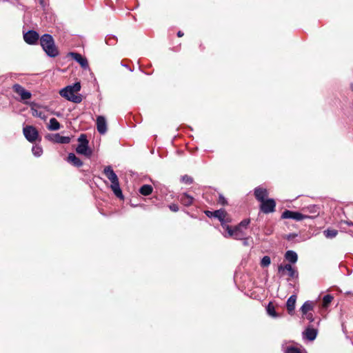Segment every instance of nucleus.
<instances>
[{"instance_id":"nucleus-1","label":"nucleus","mask_w":353,"mask_h":353,"mask_svg":"<svg viewBox=\"0 0 353 353\" xmlns=\"http://www.w3.org/2000/svg\"><path fill=\"white\" fill-rule=\"evenodd\" d=\"M39 41L43 51L48 57L54 58L59 55V50L52 35L44 34L41 37Z\"/></svg>"},{"instance_id":"nucleus-2","label":"nucleus","mask_w":353,"mask_h":353,"mask_svg":"<svg viewBox=\"0 0 353 353\" xmlns=\"http://www.w3.org/2000/svg\"><path fill=\"white\" fill-rule=\"evenodd\" d=\"M103 173L110 181V188L112 189L115 196L121 199H123V195L119 185L118 176L114 172L112 167L110 165L105 167Z\"/></svg>"},{"instance_id":"nucleus-3","label":"nucleus","mask_w":353,"mask_h":353,"mask_svg":"<svg viewBox=\"0 0 353 353\" xmlns=\"http://www.w3.org/2000/svg\"><path fill=\"white\" fill-rule=\"evenodd\" d=\"M79 144L76 148V152L78 154H83L87 157L92 155V150L88 147V140L85 134H81L78 138Z\"/></svg>"},{"instance_id":"nucleus-4","label":"nucleus","mask_w":353,"mask_h":353,"mask_svg":"<svg viewBox=\"0 0 353 353\" xmlns=\"http://www.w3.org/2000/svg\"><path fill=\"white\" fill-rule=\"evenodd\" d=\"M225 230L227 231V233L223 234L225 238L232 237L236 240H241L245 238L246 234L244 230L237 225L234 228H232L229 225H225Z\"/></svg>"},{"instance_id":"nucleus-5","label":"nucleus","mask_w":353,"mask_h":353,"mask_svg":"<svg viewBox=\"0 0 353 353\" xmlns=\"http://www.w3.org/2000/svg\"><path fill=\"white\" fill-rule=\"evenodd\" d=\"M313 216H309L307 214H303L301 212H296V211H292L289 210H285L283 211V212L281 214V219H293L296 221H300L303 219H312Z\"/></svg>"},{"instance_id":"nucleus-6","label":"nucleus","mask_w":353,"mask_h":353,"mask_svg":"<svg viewBox=\"0 0 353 353\" xmlns=\"http://www.w3.org/2000/svg\"><path fill=\"white\" fill-rule=\"evenodd\" d=\"M60 95L70 101L79 103L82 101V97L81 94H75L73 91L68 86L63 88L60 91Z\"/></svg>"},{"instance_id":"nucleus-7","label":"nucleus","mask_w":353,"mask_h":353,"mask_svg":"<svg viewBox=\"0 0 353 353\" xmlns=\"http://www.w3.org/2000/svg\"><path fill=\"white\" fill-rule=\"evenodd\" d=\"M260 203L259 208L262 212L269 214L275 211L276 202L273 199H267Z\"/></svg>"},{"instance_id":"nucleus-8","label":"nucleus","mask_w":353,"mask_h":353,"mask_svg":"<svg viewBox=\"0 0 353 353\" xmlns=\"http://www.w3.org/2000/svg\"><path fill=\"white\" fill-rule=\"evenodd\" d=\"M214 218L217 219L220 222L223 229L225 228L227 223L231 221V219L224 209H220L214 211Z\"/></svg>"},{"instance_id":"nucleus-9","label":"nucleus","mask_w":353,"mask_h":353,"mask_svg":"<svg viewBox=\"0 0 353 353\" xmlns=\"http://www.w3.org/2000/svg\"><path fill=\"white\" fill-rule=\"evenodd\" d=\"M23 132L26 139L30 142L32 143L38 138V131L33 126L28 125L23 128Z\"/></svg>"},{"instance_id":"nucleus-10","label":"nucleus","mask_w":353,"mask_h":353,"mask_svg":"<svg viewBox=\"0 0 353 353\" xmlns=\"http://www.w3.org/2000/svg\"><path fill=\"white\" fill-rule=\"evenodd\" d=\"M68 55L72 57L74 61L79 63L81 67L84 70L89 69V64L87 59L83 57L81 54L77 52H71Z\"/></svg>"},{"instance_id":"nucleus-11","label":"nucleus","mask_w":353,"mask_h":353,"mask_svg":"<svg viewBox=\"0 0 353 353\" xmlns=\"http://www.w3.org/2000/svg\"><path fill=\"white\" fill-rule=\"evenodd\" d=\"M12 89L15 93L21 97V100H27L31 98V93L19 84H14L12 86Z\"/></svg>"},{"instance_id":"nucleus-12","label":"nucleus","mask_w":353,"mask_h":353,"mask_svg":"<svg viewBox=\"0 0 353 353\" xmlns=\"http://www.w3.org/2000/svg\"><path fill=\"white\" fill-rule=\"evenodd\" d=\"M23 39L27 43L34 45L38 41L39 35L34 30H28L23 34Z\"/></svg>"},{"instance_id":"nucleus-13","label":"nucleus","mask_w":353,"mask_h":353,"mask_svg":"<svg viewBox=\"0 0 353 353\" xmlns=\"http://www.w3.org/2000/svg\"><path fill=\"white\" fill-rule=\"evenodd\" d=\"M286 270L288 273L290 277L293 279H297L299 276V273L296 270L292 268L290 264H285V265H280L278 267L279 272H281Z\"/></svg>"},{"instance_id":"nucleus-14","label":"nucleus","mask_w":353,"mask_h":353,"mask_svg":"<svg viewBox=\"0 0 353 353\" xmlns=\"http://www.w3.org/2000/svg\"><path fill=\"white\" fill-rule=\"evenodd\" d=\"M254 194L256 199L258 201L261 202L267 199L266 197L268 196V191L266 188L258 186L254 188Z\"/></svg>"},{"instance_id":"nucleus-15","label":"nucleus","mask_w":353,"mask_h":353,"mask_svg":"<svg viewBox=\"0 0 353 353\" xmlns=\"http://www.w3.org/2000/svg\"><path fill=\"white\" fill-rule=\"evenodd\" d=\"M97 129L101 134H104L107 132V122L103 116L97 117Z\"/></svg>"},{"instance_id":"nucleus-16","label":"nucleus","mask_w":353,"mask_h":353,"mask_svg":"<svg viewBox=\"0 0 353 353\" xmlns=\"http://www.w3.org/2000/svg\"><path fill=\"white\" fill-rule=\"evenodd\" d=\"M178 199L185 206H190L194 201V198L186 192L180 194L178 196Z\"/></svg>"},{"instance_id":"nucleus-17","label":"nucleus","mask_w":353,"mask_h":353,"mask_svg":"<svg viewBox=\"0 0 353 353\" xmlns=\"http://www.w3.org/2000/svg\"><path fill=\"white\" fill-rule=\"evenodd\" d=\"M303 211L305 212H307L310 214H312L313 215H308L309 216H313L312 219L316 217L319 213H320V207L319 205H308L307 207H305V208H303Z\"/></svg>"},{"instance_id":"nucleus-18","label":"nucleus","mask_w":353,"mask_h":353,"mask_svg":"<svg viewBox=\"0 0 353 353\" xmlns=\"http://www.w3.org/2000/svg\"><path fill=\"white\" fill-rule=\"evenodd\" d=\"M68 162L77 168H79L83 165L81 160L76 157L74 153H70L68 154Z\"/></svg>"},{"instance_id":"nucleus-19","label":"nucleus","mask_w":353,"mask_h":353,"mask_svg":"<svg viewBox=\"0 0 353 353\" xmlns=\"http://www.w3.org/2000/svg\"><path fill=\"white\" fill-rule=\"evenodd\" d=\"M304 337L309 341H314L317 336V330L314 328L307 327L303 332Z\"/></svg>"},{"instance_id":"nucleus-20","label":"nucleus","mask_w":353,"mask_h":353,"mask_svg":"<svg viewBox=\"0 0 353 353\" xmlns=\"http://www.w3.org/2000/svg\"><path fill=\"white\" fill-rule=\"evenodd\" d=\"M296 301V295H291L287 300L286 306H287L288 312L290 314H291L294 310Z\"/></svg>"},{"instance_id":"nucleus-21","label":"nucleus","mask_w":353,"mask_h":353,"mask_svg":"<svg viewBox=\"0 0 353 353\" xmlns=\"http://www.w3.org/2000/svg\"><path fill=\"white\" fill-rule=\"evenodd\" d=\"M52 141L58 143H69L70 142V138L69 137L61 136L59 134H55L53 136Z\"/></svg>"},{"instance_id":"nucleus-22","label":"nucleus","mask_w":353,"mask_h":353,"mask_svg":"<svg viewBox=\"0 0 353 353\" xmlns=\"http://www.w3.org/2000/svg\"><path fill=\"white\" fill-rule=\"evenodd\" d=\"M285 258L289 262L295 263L298 260V255L294 251L288 250L285 254Z\"/></svg>"},{"instance_id":"nucleus-23","label":"nucleus","mask_w":353,"mask_h":353,"mask_svg":"<svg viewBox=\"0 0 353 353\" xmlns=\"http://www.w3.org/2000/svg\"><path fill=\"white\" fill-rule=\"evenodd\" d=\"M313 307H314V305L312 301H305L301 307V311L303 315L307 314V313H309L310 311L313 310Z\"/></svg>"},{"instance_id":"nucleus-24","label":"nucleus","mask_w":353,"mask_h":353,"mask_svg":"<svg viewBox=\"0 0 353 353\" xmlns=\"http://www.w3.org/2000/svg\"><path fill=\"white\" fill-rule=\"evenodd\" d=\"M153 188L150 185H143L139 189V192L144 196H148L152 194Z\"/></svg>"},{"instance_id":"nucleus-25","label":"nucleus","mask_w":353,"mask_h":353,"mask_svg":"<svg viewBox=\"0 0 353 353\" xmlns=\"http://www.w3.org/2000/svg\"><path fill=\"white\" fill-rule=\"evenodd\" d=\"M48 128L52 131L58 130L60 128V124L55 118H51Z\"/></svg>"},{"instance_id":"nucleus-26","label":"nucleus","mask_w":353,"mask_h":353,"mask_svg":"<svg viewBox=\"0 0 353 353\" xmlns=\"http://www.w3.org/2000/svg\"><path fill=\"white\" fill-rule=\"evenodd\" d=\"M266 311L269 316L273 318H276L279 316L278 314L276 312L275 307L274 305L270 302L266 307Z\"/></svg>"},{"instance_id":"nucleus-27","label":"nucleus","mask_w":353,"mask_h":353,"mask_svg":"<svg viewBox=\"0 0 353 353\" xmlns=\"http://www.w3.org/2000/svg\"><path fill=\"white\" fill-rule=\"evenodd\" d=\"M334 296L330 294H327L323 297L322 307L327 308L331 302L333 301Z\"/></svg>"},{"instance_id":"nucleus-28","label":"nucleus","mask_w":353,"mask_h":353,"mask_svg":"<svg viewBox=\"0 0 353 353\" xmlns=\"http://www.w3.org/2000/svg\"><path fill=\"white\" fill-rule=\"evenodd\" d=\"M32 152L34 157H39L43 154V149L40 145H34L32 146Z\"/></svg>"},{"instance_id":"nucleus-29","label":"nucleus","mask_w":353,"mask_h":353,"mask_svg":"<svg viewBox=\"0 0 353 353\" xmlns=\"http://www.w3.org/2000/svg\"><path fill=\"white\" fill-rule=\"evenodd\" d=\"M323 234L326 238L332 239L337 235L338 231L334 229H327L323 231Z\"/></svg>"},{"instance_id":"nucleus-30","label":"nucleus","mask_w":353,"mask_h":353,"mask_svg":"<svg viewBox=\"0 0 353 353\" xmlns=\"http://www.w3.org/2000/svg\"><path fill=\"white\" fill-rule=\"evenodd\" d=\"M284 353H301L300 349L295 347L294 346H288L284 350Z\"/></svg>"},{"instance_id":"nucleus-31","label":"nucleus","mask_w":353,"mask_h":353,"mask_svg":"<svg viewBox=\"0 0 353 353\" xmlns=\"http://www.w3.org/2000/svg\"><path fill=\"white\" fill-rule=\"evenodd\" d=\"M271 263L270 257L268 256H264L261 261V265L262 267H268Z\"/></svg>"},{"instance_id":"nucleus-32","label":"nucleus","mask_w":353,"mask_h":353,"mask_svg":"<svg viewBox=\"0 0 353 353\" xmlns=\"http://www.w3.org/2000/svg\"><path fill=\"white\" fill-rule=\"evenodd\" d=\"M181 182L185 184H192L193 183L192 177L187 174L182 176L181 178Z\"/></svg>"},{"instance_id":"nucleus-33","label":"nucleus","mask_w":353,"mask_h":353,"mask_svg":"<svg viewBox=\"0 0 353 353\" xmlns=\"http://www.w3.org/2000/svg\"><path fill=\"white\" fill-rule=\"evenodd\" d=\"M69 88H70L73 92L76 93L81 90V84L79 82H76L73 85H68Z\"/></svg>"},{"instance_id":"nucleus-34","label":"nucleus","mask_w":353,"mask_h":353,"mask_svg":"<svg viewBox=\"0 0 353 353\" xmlns=\"http://www.w3.org/2000/svg\"><path fill=\"white\" fill-rule=\"evenodd\" d=\"M105 42L108 45H114L117 42V38L114 36H109L105 38Z\"/></svg>"},{"instance_id":"nucleus-35","label":"nucleus","mask_w":353,"mask_h":353,"mask_svg":"<svg viewBox=\"0 0 353 353\" xmlns=\"http://www.w3.org/2000/svg\"><path fill=\"white\" fill-rule=\"evenodd\" d=\"M250 223V219H244L237 225L240 228L244 230L246 229Z\"/></svg>"},{"instance_id":"nucleus-36","label":"nucleus","mask_w":353,"mask_h":353,"mask_svg":"<svg viewBox=\"0 0 353 353\" xmlns=\"http://www.w3.org/2000/svg\"><path fill=\"white\" fill-rule=\"evenodd\" d=\"M218 202L223 205L227 204L226 199L222 194H219Z\"/></svg>"},{"instance_id":"nucleus-37","label":"nucleus","mask_w":353,"mask_h":353,"mask_svg":"<svg viewBox=\"0 0 353 353\" xmlns=\"http://www.w3.org/2000/svg\"><path fill=\"white\" fill-rule=\"evenodd\" d=\"M169 208L172 212H178L179 208V206L176 204L172 203L169 205Z\"/></svg>"},{"instance_id":"nucleus-38","label":"nucleus","mask_w":353,"mask_h":353,"mask_svg":"<svg viewBox=\"0 0 353 353\" xmlns=\"http://www.w3.org/2000/svg\"><path fill=\"white\" fill-rule=\"evenodd\" d=\"M304 315L305 316V318L310 322H313L314 321L313 314L312 313H307V314H304Z\"/></svg>"},{"instance_id":"nucleus-39","label":"nucleus","mask_w":353,"mask_h":353,"mask_svg":"<svg viewBox=\"0 0 353 353\" xmlns=\"http://www.w3.org/2000/svg\"><path fill=\"white\" fill-rule=\"evenodd\" d=\"M296 236H297V234H294V233H292V234H289L287 235L286 236V239L288 240H292L294 238H295Z\"/></svg>"},{"instance_id":"nucleus-40","label":"nucleus","mask_w":353,"mask_h":353,"mask_svg":"<svg viewBox=\"0 0 353 353\" xmlns=\"http://www.w3.org/2000/svg\"><path fill=\"white\" fill-rule=\"evenodd\" d=\"M205 214L207 216L210 217V218H212V217H214V212H212V211H209V210H206L205 212Z\"/></svg>"},{"instance_id":"nucleus-41","label":"nucleus","mask_w":353,"mask_h":353,"mask_svg":"<svg viewBox=\"0 0 353 353\" xmlns=\"http://www.w3.org/2000/svg\"><path fill=\"white\" fill-rule=\"evenodd\" d=\"M341 224H346L349 226H353V222L349 221H341Z\"/></svg>"},{"instance_id":"nucleus-42","label":"nucleus","mask_w":353,"mask_h":353,"mask_svg":"<svg viewBox=\"0 0 353 353\" xmlns=\"http://www.w3.org/2000/svg\"><path fill=\"white\" fill-rule=\"evenodd\" d=\"M41 6L44 8L46 6V3L44 0H40L39 1Z\"/></svg>"},{"instance_id":"nucleus-43","label":"nucleus","mask_w":353,"mask_h":353,"mask_svg":"<svg viewBox=\"0 0 353 353\" xmlns=\"http://www.w3.org/2000/svg\"><path fill=\"white\" fill-rule=\"evenodd\" d=\"M183 35V33L181 31H179V32H177V36H178L179 37H182Z\"/></svg>"},{"instance_id":"nucleus-44","label":"nucleus","mask_w":353,"mask_h":353,"mask_svg":"<svg viewBox=\"0 0 353 353\" xmlns=\"http://www.w3.org/2000/svg\"><path fill=\"white\" fill-rule=\"evenodd\" d=\"M345 294H351V292H345Z\"/></svg>"}]
</instances>
